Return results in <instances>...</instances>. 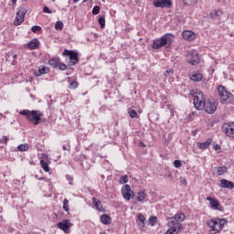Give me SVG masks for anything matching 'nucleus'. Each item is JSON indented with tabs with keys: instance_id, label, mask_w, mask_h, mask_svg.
<instances>
[{
	"instance_id": "nucleus-15",
	"label": "nucleus",
	"mask_w": 234,
	"mask_h": 234,
	"mask_svg": "<svg viewBox=\"0 0 234 234\" xmlns=\"http://www.w3.org/2000/svg\"><path fill=\"white\" fill-rule=\"evenodd\" d=\"M207 200L210 202V206L212 209H217L218 211H222V207L220 206V203H218V200H217L214 197H207Z\"/></svg>"
},
{
	"instance_id": "nucleus-49",
	"label": "nucleus",
	"mask_w": 234,
	"mask_h": 234,
	"mask_svg": "<svg viewBox=\"0 0 234 234\" xmlns=\"http://www.w3.org/2000/svg\"><path fill=\"white\" fill-rule=\"evenodd\" d=\"M169 72H171V69H168L165 72V76H169Z\"/></svg>"
},
{
	"instance_id": "nucleus-8",
	"label": "nucleus",
	"mask_w": 234,
	"mask_h": 234,
	"mask_svg": "<svg viewBox=\"0 0 234 234\" xmlns=\"http://www.w3.org/2000/svg\"><path fill=\"white\" fill-rule=\"evenodd\" d=\"M221 131L229 138H234V122H225L221 127Z\"/></svg>"
},
{
	"instance_id": "nucleus-5",
	"label": "nucleus",
	"mask_w": 234,
	"mask_h": 234,
	"mask_svg": "<svg viewBox=\"0 0 234 234\" xmlns=\"http://www.w3.org/2000/svg\"><path fill=\"white\" fill-rule=\"evenodd\" d=\"M173 43V36L169 33L162 36L160 38L154 40L153 48L158 50V48H162V47H165V45H171Z\"/></svg>"
},
{
	"instance_id": "nucleus-31",
	"label": "nucleus",
	"mask_w": 234,
	"mask_h": 234,
	"mask_svg": "<svg viewBox=\"0 0 234 234\" xmlns=\"http://www.w3.org/2000/svg\"><path fill=\"white\" fill-rule=\"evenodd\" d=\"M62 207H63L64 211H66V212L70 211V207H69V199H67V198L64 199Z\"/></svg>"
},
{
	"instance_id": "nucleus-38",
	"label": "nucleus",
	"mask_w": 234,
	"mask_h": 234,
	"mask_svg": "<svg viewBox=\"0 0 234 234\" xmlns=\"http://www.w3.org/2000/svg\"><path fill=\"white\" fill-rule=\"evenodd\" d=\"M174 167H176V169H180V167H182V162L180 160H175Z\"/></svg>"
},
{
	"instance_id": "nucleus-18",
	"label": "nucleus",
	"mask_w": 234,
	"mask_h": 234,
	"mask_svg": "<svg viewBox=\"0 0 234 234\" xmlns=\"http://www.w3.org/2000/svg\"><path fill=\"white\" fill-rule=\"evenodd\" d=\"M39 45V40L37 38H33L28 42L27 47L30 50H36V48H38Z\"/></svg>"
},
{
	"instance_id": "nucleus-51",
	"label": "nucleus",
	"mask_w": 234,
	"mask_h": 234,
	"mask_svg": "<svg viewBox=\"0 0 234 234\" xmlns=\"http://www.w3.org/2000/svg\"><path fill=\"white\" fill-rule=\"evenodd\" d=\"M80 0H73V3L76 4L78 3Z\"/></svg>"
},
{
	"instance_id": "nucleus-32",
	"label": "nucleus",
	"mask_w": 234,
	"mask_h": 234,
	"mask_svg": "<svg viewBox=\"0 0 234 234\" xmlns=\"http://www.w3.org/2000/svg\"><path fill=\"white\" fill-rule=\"evenodd\" d=\"M99 25L101 28H105V16H101L99 17Z\"/></svg>"
},
{
	"instance_id": "nucleus-6",
	"label": "nucleus",
	"mask_w": 234,
	"mask_h": 234,
	"mask_svg": "<svg viewBox=\"0 0 234 234\" xmlns=\"http://www.w3.org/2000/svg\"><path fill=\"white\" fill-rule=\"evenodd\" d=\"M218 96L220 98L221 103L228 105V103H231L233 101V94L228 91L226 87L218 86Z\"/></svg>"
},
{
	"instance_id": "nucleus-13",
	"label": "nucleus",
	"mask_w": 234,
	"mask_h": 234,
	"mask_svg": "<svg viewBox=\"0 0 234 234\" xmlns=\"http://www.w3.org/2000/svg\"><path fill=\"white\" fill-rule=\"evenodd\" d=\"M154 6L155 8H171L173 2L171 0H154Z\"/></svg>"
},
{
	"instance_id": "nucleus-50",
	"label": "nucleus",
	"mask_w": 234,
	"mask_h": 234,
	"mask_svg": "<svg viewBox=\"0 0 234 234\" xmlns=\"http://www.w3.org/2000/svg\"><path fill=\"white\" fill-rule=\"evenodd\" d=\"M11 3H13V5H16L17 3V0H11Z\"/></svg>"
},
{
	"instance_id": "nucleus-39",
	"label": "nucleus",
	"mask_w": 234,
	"mask_h": 234,
	"mask_svg": "<svg viewBox=\"0 0 234 234\" xmlns=\"http://www.w3.org/2000/svg\"><path fill=\"white\" fill-rule=\"evenodd\" d=\"M59 70H67V65L61 62H58V66L57 67Z\"/></svg>"
},
{
	"instance_id": "nucleus-47",
	"label": "nucleus",
	"mask_w": 234,
	"mask_h": 234,
	"mask_svg": "<svg viewBox=\"0 0 234 234\" xmlns=\"http://www.w3.org/2000/svg\"><path fill=\"white\" fill-rule=\"evenodd\" d=\"M63 151H70V146L69 145H63L62 146Z\"/></svg>"
},
{
	"instance_id": "nucleus-35",
	"label": "nucleus",
	"mask_w": 234,
	"mask_h": 234,
	"mask_svg": "<svg viewBox=\"0 0 234 234\" xmlns=\"http://www.w3.org/2000/svg\"><path fill=\"white\" fill-rule=\"evenodd\" d=\"M63 28V22L62 21H57L55 24V29L56 30H61Z\"/></svg>"
},
{
	"instance_id": "nucleus-28",
	"label": "nucleus",
	"mask_w": 234,
	"mask_h": 234,
	"mask_svg": "<svg viewBox=\"0 0 234 234\" xmlns=\"http://www.w3.org/2000/svg\"><path fill=\"white\" fill-rule=\"evenodd\" d=\"M140 228H145V217L143 214L138 215Z\"/></svg>"
},
{
	"instance_id": "nucleus-20",
	"label": "nucleus",
	"mask_w": 234,
	"mask_h": 234,
	"mask_svg": "<svg viewBox=\"0 0 234 234\" xmlns=\"http://www.w3.org/2000/svg\"><path fill=\"white\" fill-rule=\"evenodd\" d=\"M135 198L137 202H145V198H147V193H145V190H141L137 193Z\"/></svg>"
},
{
	"instance_id": "nucleus-34",
	"label": "nucleus",
	"mask_w": 234,
	"mask_h": 234,
	"mask_svg": "<svg viewBox=\"0 0 234 234\" xmlns=\"http://www.w3.org/2000/svg\"><path fill=\"white\" fill-rule=\"evenodd\" d=\"M185 5H188L191 6V5H197L198 3V0H183Z\"/></svg>"
},
{
	"instance_id": "nucleus-40",
	"label": "nucleus",
	"mask_w": 234,
	"mask_h": 234,
	"mask_svg": "<svg viewBox=\"0 0 234 234\" xmlns=\"http://www.w3.org/2000/svg\"><path fill=\"white\" fill-rule=\"evenodd\" d=\"M92 14H93V16H98V14H100V6L99 5H95L93 7Z\"/></svg>"
},
{
	"instance_id": "nucleus-21",
	"label": "nucleus",
	"mask_w": 234,
	"mask_h": 234,
	"mask_svg": "<svg viewBox=\"0 0 234 234\" xmlns=\"http://www.w3.org/2000/svg\"><path fill=\"white\" fill-rule=\"evenodd\" d=\"M213 142V139L211 138H208L206 142L204 143H200V142H197V147H199L200 149H203V150H206L207 149V147H209V145H211V143Z\"/></svg>"
},
{
	"instance_id": "nucleus-41",
	"label": "nucleus",
	"mask_w": 234,
	"mask_h": 234,
	"mask_svg": "<svg viewBox=\"0 0 234 234\" xmlns=\"http://www.w3.org/2000/svg\"><path fill=\"white\" fill-rule=\"evenodd\" d=\"M222 14L221 10H217L214 13L211 14L212 17H220V15Z\"/></svg>"
},
{
	"instance_id": "nucleus-24",
	"label": "nucleus",
	"mask_w": 234,
	"mask_h": 234,
	"mask_svg": "<svg viewBox=\"0 0 234 234\" xmlns=\"http://www.w3.org/2000/svg\"><path fill=\"white\" fill-rule=\"evenodd\" d=\"M216 169L218 176H222V175H226V173H228V167L226 166H218L216 167Z\"/></svg>"
},
{
	"instance_id": "nucleus-27",
	"label": "nucleus",
	"mask_w": 234,
	"mask_h": 234,
	"mask_svg": "<svg viewBox=\"0 0 234 234\" xmlns=\"http://www.w3.org/2000/svg\"><path fill=\"white\" fill-rule=\"evenodd\" d=\"M29 148L28 144H22L17 146V151H19V153H25V151H28Z\"/></svg>"
},
{
	"instance_id": "nucleus-44",
	"label": "nucleus",
	"mask_w": 234,
	"mask_h": 234,
	"mask_svg": "<svg viewBox=\"0 0 234 234\" xmlns=\"http://www.w3.org/2000/svg\"><path fill=\"white\" fill-rule=\"evenodd\" d=\"M67 181L69 182V186H72V181L74 180V177L71 176H66Z\"/></svg>"
},
{
	"instance_id": "nucleus-46",
	"label": "nucleus",
	"mask_w": 234,
	"mask_h": 234,
	"mask_svg": "<svg viewBox=\"0 0 234 234\" xmlns=\"http://www.w3.org/2000/svg\"><path fill=\"white\" fill-rule=\"evenodd\" d=\"M180 182L183 184V186H187V180L184 177H180Z\"/></svg>"
},
{
	"instance_id": "nucleus-16",
	"label": "nucleus",
	"mask_w": 234,
	"mask_h": 234,
	"mask_svg": "<svg viewBox=\"0 0 234 234\" xmlns=\"http://www.w3.org/2000/svg\"><path fill=\"white\" fill-rule=\"evenodd\" d=\"M182 36L186 41H194L197 37V35L193 31L189 30L183 31Z\"/></svg>"
},
{
	"instance_id": "nucleus-9",
	"label": "nucleus",
	"mask_w": 234,
	"mask_h": 234,
	"mask_svg": "<svg viewBox=\"0 0 234 234\" xmlns=\"http://www.w3.org/2000/svg\"><path fill=\"white\" fill-rule=\"evenodd\" d=\"M121 193L122 195V198H124V200H131V198H134V191H133L131 189V186L129 185H124L122 186V189H121Z\"/></svg>"
},
{
	"instance_id": "nucleus-7",
	"label": "nucleus",
	"mask_w": 234,
	"mask_h": 234,
	"mask_svg": "<svg viewBox=\"0 0 234 234\" xmlns=\"http://www.w3.org/2000/svg\"><path fill=\"white\" fill-rule=\"evenodd\" d=\"M27 8L25 7H18L16 12V16L14 20L15 27H19L23 21H25V16H27Z\"/></svg>"
},
{
	"instance_id": "nucleus-53",
	"label": "nucleus",
	"mask_w": 234,
	"mask_h": 234,
	"mask_svg": "<svg viewBox=\"0 0 234 234\" xmlns=\"http://www.w3.org/2000/svg\"><path fill=\"white\" fill-rule=\"evenodd\" d=\"M70 80H71V79H70V78H69V81H70Z\"/></svg>"
},
{
	"instance_id": "nucleus-19",
	"label": "nucleus",
	"mask_w": 234,
	"mask_h": 234,
	"mask_svg": "<svg viewBox=\"0 0 234 234\" xmlns=\"http://www.w3.org/2000/svg\"><path fill=\"white\" fill-rule=\"evenodd\" d=\"M48 68L46 66H40L38 71H35L34 74L37 78H39V76H43V74H48Z\"/></svg>"
},
{
	"instance_id": "nucleus-45",
	"label": "nucleus",
	"mask_w": 234,
	"mask_h": 234,
	"mask_svg": "<svg viewBox=\"0 0 234 234\" xmlns=\"http://www.w3.org/2000/svg\"><path fill=\"white\" fill-rule=\"evenodd\" d=\"M43 12L44 14H51L52 10H49L48 6H44Z\"/></svg>"
},
{
	"instance_id": "nucleus-37",
	"label": "nucleus",
	"mask_w": 234,
	"mask_h": 234,
	"mask_svg": "<svg viewBox=\"0 0 234 234\" xmlns=\"http://www.w3.org/2000/svg\"><path fill=\"white\" fill-rule=\"evenodd\" d=\"M128 114L130 118H136V116H138V112H136L135 110H129Z\"/></svg>"
},
{
	"instance_id": "nucleus-43",
	"label": "nucleus",
	"mask_w": 234,
	"mask_h": 234,
	"mask_svg": "<svg viewBox=\"0 0 234 234\" xmlns=\"http://www.w3.org/2000/svg\"><path fill=\"white\" fill-rule=\"evenodd\" d=\"M0 144H8V137L3 136V137L0 139Z\"/></svg>"
},
{
	"instance_id": "nucleus-48",
	"label": "nucleus",
	"mask_w": 234,
	"mask_h": 234,
	"mask_svg": "<svg viewBox=\"0 0 234 234\" xmlns=\"http://www.w3.org/2000/svg\"><path fill=\"white\" fill-rule=\"evenodd\" d=\"M214 149L215 151H218V149H220V144L214 145Z\"/></svg>"
},
{
	"instance_id": "nucleus-36",
	"label": "nucleus",
	"mask_w": 234,
	"mask_h": 234,
	"mask_svg": "<svg viewBox=\"0 0 234 234\" xmlns=\"http://www.w3.org/2000/svg\"><path fill=\"white\" fill-rule=\"evenodd\" d=\"M69 89H78V81L72 80L71 82H69Z\"/></svg>"
},
{
	"instance_id": "nucleus-2",
	"label": "nucleus",
	"mask_w": 234,
	"mask_h": 234,
	"mask_svg": "<svg viewBox=\"0 0 234 234\" xmlns=\"http://www.w3.org/2000/svg\"><path fill=\"white\" fill-rule=\"evenodd\" d=\"M19 114L25 116L27 122L34 125H39L41 123V118H43V112L39 110H22L19 112Z\"/></svg>"
},
{
	"instance_id": "nucleus-42",
	"label": "nucleus",
	"mask_w": 234,
	"mask_h": 234,
	"mask_svg": "<svg viewBox=\"0 0 234 234\" xmlns=\"http://www.w3.org/2000/svg\"><path fill=\"white\" fill-rule=\"evenodd\" d=\"M41 30V27L39 26H33L31 27V31L34 32V34H36V32H39Z\"/></svg>"
},
{
	"instance_id": "nucleus-11",
	"label": "nucleus",
	"mask_w": 234,
	"mask_h": 234,
	"mask_svg": "<svg viewBox=\"0 0 234 234\" xmlns=\"http://www.w3.org/2000/svg\"><path fill=\"white\" fill-rule=\"evenodd\" d=\"M57 228L61 229L64 233H70V228H72V223L69 219H64L57 224Z\"/></svg>"
},
{
	"instance_id": "nucleus-26",
	"label": "nucleus",
	"mask_w": 234,
	"mask_h": 234,
	"mask_svg": "<svg viewBox=\"0 0 234 234\" xmlns=\"http://www.w3.org/2000/svg\"><path fill=\"white\" fill-rule=\"evenodd\" d=\"M101 222L102 224H105L106 226L111 224V217H109V215L107 214H103L101 217Z\"/></svg>"
},
{
	"instance_id": "nucleus-52",
	"label": "nucleus",
	"mask_w": 234,
	"mask_h": 234,
	"mask_svg": "<svg viewBox=\"0 0 234 234\" xmlns=\"http://www.w3.org/2000/svg\"><path fill=\"white\" fill-rule=\"evenodd\" d=\"M87 1H89V0H83V3H87Z\"/></svg>"
},
{
	"instance_id": "nucleus-17",
	"label": "nucleus",
	"mask_w": 234,
	"mask_h": 234,
	"mask_svg": "<svg viewBox=\"0 0 234 234\" xmlns=\"http://www.w3.org/2000/svg\"><path fill=\"white\" fill-rule=\"evenodd\" d=\"M220 187H222L223 189H233L234 183L228 179H221Z\"/></svg>"
},
{
	"instance_id": "nucleus-12",
	"label": "nucleus",
	"mask_w": 234,
	"mask_h": 234,
	"mask_svg": "<svg viewBox=\"0 0 234 234\" xmlns=\"http://www.w3.org/2000/svg\"><path fill=\"white\" fill-rule=\"evenodd\" d=\"M186 61L190 65L197 66L200 63V57H198V53L197 52L188 53L186 56Z\"/></svg>"
},
{
	"instance_id": "nucleus-22",
	"label": "nucleus",
	"mask_w": 234,
	"mask_h": 234,
	"mask_svg": "<svg viewBox=\"0 0 234 234\" xmlns=\"http://www.w3.org/2000/svg\"><path fill=\"white\" fill-rule=\"evenodd\" d=\"M92 204L96 207L98 211L103 212V206L101 205V201L96 197H92Z\"/></svg>"
},
{
	"instance_id": "nucleus-4",
	"label": "nucleus",
	"mask_w": 234,
	"mask_h": 234,
	"mask_svg": "<svg viewBox=\"0 0 234 234\" xmlns=\"http://www.w3.org/2000/svg\"><path fill=\"white\" fill-rule=\"evenodd\" d=\"M191 94L194 97V107H196L197 111H204V108L206 107V98L204 97V93L197 90L196 91H192Z\"/></svg>"
},
{
	"instance_id": "nucleus-25",
	"label": "nucleus",
	"mask_w": 234,
	"mask_h": 234,
	"mask_svg": "<svg viewBox=\"0 0 234 234\" xmlns=\"http://www.w3.org/2000/svg\"><path fill=\"white\" fill-rule=\"evenodd\" d=\"M59 58H51L48 61V65L50 67H52L53 69H58V65H59Z\"/></svg>"
},
{
	"instance_id": "nucleus-30",
	"label": "nucleus",
	"mask_w": 234,
	"mask_h": 234,
	"mask_svg": "<svg viewBox=\"0 0 234 234\" xmlns=\"http://www.w3.org/2000/svg\"><path fill=\"white\" fill-rule=\"evenodd\" d=\"M148 222H149L150 226H155L156 222H158V218L152 216V217H150Z\"/></svg>"
},
{
	"instance_id": "nucleus-10",
	"label": "nucleus",
	"mask_w": 234,
	"mask_h": 234,
	"mask_svg": "<svg viewBox=\"0 0 234 234\" xmlns=\"http://www.w3.org/2000/svg\"><path fill=\"white\" fill-rule=\"evenodd\" d=\"M63 56H69V65L74 67L79 61L78 59V53L74 52L73 50L65 49L63 52Z\"/></svg>"
},
{
	"instance_id": "nucleus-3",
	"label": "nucleus",
	"mask_w": 234,
	"mask_h": 234,
	"mask_svg": "<svg viewBox=\"0 0 234 234\" xmlns=\"http://www.w3.org/2000/svg\"><path fill=\"white\" fill-rule=\"evenodd\" d=\"M226 224H228V220L220 218H213L207 221V226L209 228L210 234L220 233V231L224 229Z\"/></svg>"
},
{
	"instance_id": "nucleus-1",
	"label": "nucleus",
	"mask_w": 234,
	"mask_h": 234,
	"mask_svg": "<svg viewBox=\"0 0 234 234\" xmlns=\"http://www.w3.org/2000/svg\"><path fill=\"white\" fill-rule=\"evenodd\" d=\"M184 220H186V215L182 212L171 217L167 223L169 229L165 234H178V232L182 229V224L180 222H184Z\"/></svg>"
},
{
	"instance_id": "nucleus-29",
	"label": "nucleus",
	"mask_w": 234,
	"mask_h": 234,
	"mask_svg": "<svg viewBox=\"0 0 234 234\" xmlns=\"http://www.w3.org/2000/svg\"><path fill=\"white\" fill-rule=\"evenodd\" d=\"M40 165L42 169H44L45 173H48V171H50V167H48V163H47L45 160H40Z\"/></svg>"
},
{
	"instance_id": "nucleus-33",
	"label": "nucleus",
	"mask_w": 234,
	"mask_h": 234,
	"mask_svg": "<svg viewBox=\"0 0 234 234\" xmlns=\"http://www.w3.org/2000/svg\"><path fill=\"white\" fill-rule=\"evenodd\" d=\"M129 182V176H122L119 179V184H127Z\"/></svg>"
},
{
	"instance_id": "nucleus-14",
	"label": "nucleus",
	"mask_w": 234,
	"mask_h": 234,
	"mask_svg": "<svg viewBox=\"0 0 234 234\" xmlns=\"http://www.w3.org/2000/svg\"><path fill=\"white\" fill-rule=\"evenodd\" d=\"M204 109H205L206 112H207L208 114H213V112H215V111H217V102L208 101V102L205 103Z\"/></svg>"
},
{
	"instance_id": "nucleus-23",
	"label": "nucleus",
	"mask_w": 234,
	"mask_h": 234,
	"mask_svg": "<svg viewBox=\"0 0 234 234\" xmlns=\"http://www.w3.org/2000/svg\"><path fill=\"white\" fill-rule=\"evenodd\" d=\"M202 73L200 72H195L192 74V76H190V80L191 81H195V82H198V81H202Z\"/></svg>"
}]
</instances>
